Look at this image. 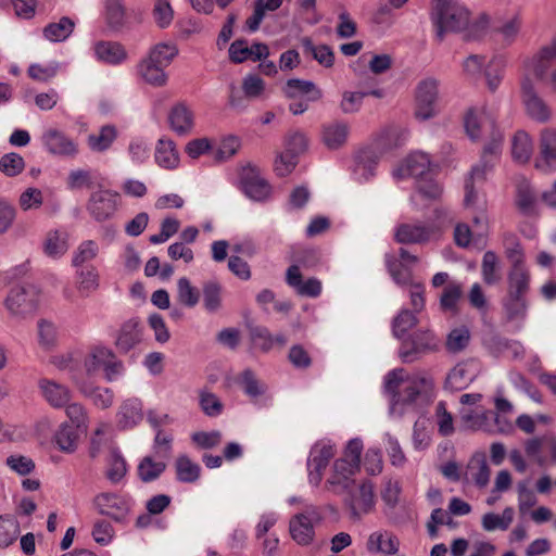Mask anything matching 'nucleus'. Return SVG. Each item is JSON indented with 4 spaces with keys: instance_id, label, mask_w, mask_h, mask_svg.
<instances>
[{
    "instance_id": "nucleus-59",
    "label": "nucleus",
    "mask_w": 556,
    "mask_h": 556,
    "mask_svg": "<svg viewBox=\"0 0 556 556\" xmlns=\"http://www.w3.org/2000/svg\"><path fill=\"white\" fill-rule=\"evenodd\" d=\"M20 534V526L11 516H0V548L10 546Z\"/></svg>"
},
{
    "instance_id": "nucleus-5",
    "label": "nucleus",
    "mask_w": 556,
    "mask_h": 556,
    "mask_svg": "<svg viewBox=\"0 0 556 556\" xmlns=\"http://www.w3.org/2000/svg\"><path fill=\"white\" fill-rule=\"evenodd\" d=\"M92 504L100 515L116 522H124L132 506L128 496L114 492L99 493L93 497Z\"/></svg>"
},
{
    "instance_id": "nucleus-27",
    "label": "nucleus",
    "mask_w": 556,
    "mask_h": 556,
    "mask_svg": "<svg viewBox=\"0 0 556 556\" xmlns=\"http://www.w3.org/2000/svg\"><path fill=\"white\" fill-rule=\"evenodd\" d=\"M155 162L165 169H174L179 164V153L172 139L160 138L155 146Z\"/></svg>"
},
{
    "instance_id": "nucleus-28",
    "label": "nucleus",
    "mask_w": 556,
    "mask_h": 556,
    "mask_svg": "<svg viewBox=\"0 0 556 556\" xmlns=\"http://www.w3.org/2000/svg\"><path fill=\"white\" fill-rule=\"evenodd\" d=\"M501 303L506 321H523L526 319L529 307L527 296L506 294Z\"/></svg>"
},
{
    "instance_id": "nucleus-46",
    "label": "nucleus",
    "mask_w": 556,
    "mask_h": 556,
    "mask_svg": "<svg viewBox=\"0 0 556 556\" xmlns=\"http://www.w3.org/2000/svg\"><path fill=\"white\" fill-rule=\"evenodd\" d=\"M128 471L127 463L118 448L111 450L110 458L108 460V469L105 471L106 479L113 483H119Z\"/></svg>"
},
{
    "instance_id": "nucleus-56",
    "label": "nucleus",
    "mask_w": 556,
    "mask_h": 556,
    "mask_svg": "<svg viewBox=\"0 0 556 556\" xmlns=\"http://www.w3.org/2000/svg\"><path fill=\"white\" fill-rule=\"evenodd\" d=\"M177 54L178 48L176 45L161 42L150 50L147 58L164 67H167Z\"/></svg>"
},
{
    "instance_id": "nucleus-43",
    "label": "nucleus",
    "mask_w": 556,
    "mask_h": 556,
    "mask_svg": "<svg viewBox=\"0 0 556 556\" xmlns=\"http://www.w3.org/2000/svg\"><path fill=\"white\" fill-rule=\"evenodd\" d=\"M116 138V127L113 125H104L100 128L99 134L89 135L87 142L90 150L94 152H104L112 146Z\"/></svg>"
},
{
    "instance_id": "nucleus-26",
    "label": "nucleus",
    "mask_w": 556,
    "mask_h": 556,
    "mask_svg": "<svg viewBox=\"0 0 556 556\" xmlns=\"http://www.w3.org/2000/svg\"><path fill=\"white\" fill-rule=\"evenodd\" d=\"M303 53L309 55L319 65L325 68H331L334 64V52L328 45H315L309 37H304L301 40Z\"/></svg>"
},
{
    "instance_id": "nucleus-23",
    "label": "nucleus",
    "mask_w": 556,
    "mask_h": 556,
    "mask_svg": "<svg viewBox=\"0 0 556 556\" xmlns=\"http://www.w3.org/2000/svg\"><path fill=\"white\" fill-rule=\"evenodd\" d=\"M432 229L421 224H401L395 230V240L399 243H424L429 240Z\"/></svg>"
},
{
    "instance_id": "nucleus-17",
    "label": "nucleus",
    "mask_w": 556,
    "mask_h": 556,
    "mask_svg": "<svg viewBox=\"0 0 556 556\" xmlns=\"http://www.w3.org/2000/svg\"><path fill=\"white\" fill-rule=\"evenodd\" d=\"M286 282L301 296L317 298L321 293V282L314 277L304 281L298 265L287 269Z\"/></svg>"
},
{
    "instance_id": "nucleus-49",
    "label": "nucleus",
    "mask_w": 556,
    "mask_h": 556,
    "mask_svg": "<svg viewBox=\"0 0 556 556\" xmlns=\"http://www.w3.org/2000/svg\"><path fill=\"white\" fill-rule=\"evenodd\" d=\"M481 274L483 281L488 286H493L500 282L501 273H500V264L498 257L495 252L486 251L483 254L482 263H481Z\"/></svg>"
},
{
    "instance_id": "nucleus-61",
    "label": "nucleus",
    "mask_w": 556,
    "mask_h": 556,
    "mask_svg": "<svg viewBox=\"0 0 556 556\" xmlns=\"http://www.w3.org/2000/svg\"><path fill=\"white\" fill-rule=\"evenodd\" d=\"M81 392L99 408H109L113 404V392L108 388L83 387Z\"/></svg>"
},
{
    "instance_id": "nucleus-50",
    "label": "nucleus",
    "mask_w": 556,
    "mask_h": 556,
    "mask_svg": "<svg viewBox=\"0 0 556 556\" xmlns=\"http://www.w3.org/2000/svg\"><path fill=\"white\" fill-rule=\"evenodd\" d=\"M166 469L164 462H155L151 456L143 457L137 468L139 479L144 482L156 480Z\"/></svg>"
},
{
    "instance_id": "nucleus-54",
    "label": "nucleus",
    "mask_w": 556,
    "mask_h": 556,
    "mask_svg": "<svg viewBox=\"0 0 556 556\" xmlns=\"http://www.w3.org/2000/svg\"><path fill=\"white\" fill-rule=\"evenodd\" d=\"M377 157L375 153L369 150H362L355 156V174H359L364 180H368L375 175V167Z\"/></svg>"
},
{
    "instance_id": "nucleus-10",
    "label": "nucleus",
    "mask_w": 556,
    "mask_h": 556,
    "mask_svg": "<svg viewBox=\"0 0 556 556\" xmlns=\"http://www.w3.org/2000/svg\"><path fill=\"white\" fill-rule=\"evenodd\" d=\"M521 97L529 117L538 123H546L552 117L547 103L538 94L533 83L525 78L521 83Z\"/></svg>"
},
{
    "instance_id": "nucleus-35",
    "label": "nucleus",
    "mask_w": 556,
    "mask_h": 556,
    "mask_svg": "<svg viewBox=\"0 0 556 556\" xmlns=\"http://www.w3.org/2000/svg\"><path fill=\"white\" fill-rule=\"evenodd\" d=\"M533 153V141L528 132L518 130L511 144V155L515 162L526 164L530 161Z\"/></svg>"
},
{
    "instance_id": "nucleus-7",
    "label": "nucleus",
    "mask_w": 556,
    "mask_h": 556,
    "mask_svg": "<svg viewBox=\"0 0 556 556\" xmlns=\"http://www.w3.org/2000/svg\"><path fill=\"white\" fill-rule=\"evenodd\" d=\"M334 454L336 448L330 441H318L312 446L307 458L308 481L311 484L317 486L321 482L324 471Z\"/></svg>"
},
{
    "instance_id": "nucleus-22",
    "label": "nucleus",
    "mask_w": 556,
    "mask_h": 556,
    "mask_svg": "<svg viewBox=\"0 0 556 556\" xmlns=\"http://www.w3.org/2000/svg\"><path fill=\"white\" fill-rule=\"evenodd\" d=\"M502 142L503 135L497 132V139L490 140L485 144L480 162L471 167L472 177L486 178V174L492 170L495 160L501 153Z\"/></svg>"
},
{
    "instance_id": "nucleus-45",
    "label": "nucleus",
    "mask_w": 556,
    "mask_h": 556,
    "mask_svg": "<svg viewBox=\"0 0 556 556\" xmlns=\"http://www.w3.org/2000/svg\"><path fill=\"white\" fill-rule=\"evenodd\" d=\"M514 514L515 511L513 507H506L502 515L486 513L481 519L482 528L489 532L495 530L506 531L514 520Z\"/></svg>"
},
{
    "instance_id": "nucleus-29",
    "label": "nucleus",
    "mask_w": 556,
    "mask_h": 556,
    "mask_svg": "<svg viewBox=\"0 0 556 556\" xmlns=\"http://www.w3.org/2000/svg\"><path fill=\"white\" fill-rule=\"evenodd\" d=\"M140 340L139 321L136 318H131L121 326L115 345L121 352L127 353L135 348Z\"/></svg>"
},
{
    "instance_id": "nucleus-14",
    "label": "nucleus",
    "mask_w": 556,
    "mask_h": 556,
    "mask_svg": "<svg viewBox=\"0 0 556 556\" xmlns=\"http://www.w3.org/2000/svg\"><path fill=\"white\" fill-rule=\"evenodd\" d=\"M41 142L52 155L75 156L78 152L76 142L58 129L46 130L41 136Z\"/></svg>"
},
{
    "instance_id": "nucleus-1",
    "label": "nucleus",
    "mask_w": 556,
    "mask_h": 556,
    "mask_svg": "<svg viewBox=\"0 0 556 556\" xmlns=\"http://www.w3.org/2000/svg\"><path fill=\"white\" fill-rule=\"evenodd\" d=\"M431 20L439 41L446 33H458L469 24V11L454 0H435Z\"/></svg>"
},
{
    "instance_id": "nucleus-55",
    "label": "nucleus",
    "mask_w": 556,
    "mask_h": 556,
    "mask_svg": "<svg viewBox=\"0 0 556 556\" xmlns=\"http://www.w3.org/2000/svg\"><path fill=\"white\" fill-rule=\"evenodd\" d=\"M199 405L203 414L207 417L215 418L223 414L224 404L219 397L208 390L199 392Z\"/></svg>"
},
{
    "instance_id": "nucleus-11",
    "label": "nucleus",
    "mask_w": 556,
    "mask_h": 556,
    "mask_svg": "<svg viewBox=\"0 0 556 556\" xmlns=\"http://www.w3.org/2000/svg\"><path fill=\"white\" fill-rule=\"evenodd\" d=\"M319 520L320 515L314 507L296 514L289 525L292 539L300 545H308L314 539V525Z\"/></svg>"
},
{
    "instance_id": "nucleus-53",
    "label": "nucleus",
    "mask_w": 556,
    "mask_h": 556,
    "mask_svg": "<svg viewBox=\"0 0 556 556\" xmlns=\"http://www.w3.org/2000/svg\"><path fill=\"white\" fill-rule=\"evenodd\" d=\"M470 330L466 326L452 329L445 341V348L450 353L457 354L464 351L470 342Z\"/></svg>"
},
{
    "instance_id": "nucleus-42",
    "label": "nucleus",
    "mask_w": 556,
    "mask_h": 556,
    "mask_svg": "<svg viewBox=\"0 0 556 556\" xmlns=\"http://www.w3.org/2000/svg\"><path fill=\"white\" fill-rule=\"evenodd\" d=\"M76 277L77 289L83 296H89L99 288V273L94 266L77 268Z\"/></svg>"
},
{
    "instance_id": "nucleus-48",
    "label": "nucleus",
    "mask_w": 556,
    "mask_h": 556,
    "mask_svg": "<svg viewBox=\"0 0 556 556\" xmlns=\"http://www.w3.org/2000/svg\"><path fill=\"white\" fill-rule=\"evenodd\" d=\"M505 255L510 266L525 265V252L516 233L507 231L503 235Z\"/></svg>"
},
{
    "instance_id": "nucleus-36",
    "label": "nucleus",
    "mask_w": 556,
    "mask_h": 556,
    "mask_svg": "<svg viewBox=\"0 0 556 556\" xmlns=\"http://www.w3.org/2000/svg\"><path fill=\"white\" fill-rule=\"evenodd\" d=\"M281 4L282 0H256L252 15L245 21L248 30L251 33L256 31L266 14L277 10Z\"/></svg>"
},
{
    "instance_id": "nucleus-24",
    "label": "nucleus",
    "mask_w": 556,
    "mask_h": 556,
    "mask_svg": "<svg viewBox=\"0 0 556 556\" xmlns=\"http://www.w3.org/2000/svg\"><path fill=\"white\" fill-rule=\"evenodd\" d=\"M531 275L525 265L510 266L507 273V293L513 295L527 296L530 290Z\"/></svg>"
},
{
    "instance_id": "nucleus-8",
    "label": "nucleus",
    "mask_w": 556,
    "mask_h": 556,
    "mask_svg": "<svg viewBox=\"0 0 556 556\" xmlns=\"http://www.w3.org/2000/svg\"><path fill=\"white\" fill-rule=\"evenodd\" d=\"M345 491H349L345 504L349 506L353 518L359 519L364 514L372 509L375 500L371 481L366 480L359 485L351 484Z\"/></svg>"
},
{
    "instance_id": "nucleus-60",
    "label": "nucleus",
    "mask_w": 556,
    "mask_h": 556,
    "mask_svg": "<svg viewBox=\"0 0 556 556\" xmlns=\"http://www.w3.org/2000/svg\"><path fill=\"white\" fill-rule=\"evenodd\" d=\"M239 383L244 393L252 399L263 395L266 391V386L260 382L254 372L249 368L241 372Z\"/></svg>"
},
{
    "instance_id": "nucleus-40",
    "label": "nucleus",
    "mask_w": 556,
    "mask_h": 556,
    "mask_svg": "<svg viewBox=\"0 0 556 556\" xmlns=\"http://www.w3.org/2000/svg\"><path fill=\"white\" fill-rule=\"evenodd\" d=\"M462 419L466 426V428L470 430H483L491 432L493 431V427L490 424V419H495L500 421V415L493 410H483L481 413L469 412L462 416Z\"/></svg>"
},
{
    "instance_id": "nucleus-57",
    "label": "nucleus",
    "mask_w": 556,
    "mask_h": 556,
    "mask_svg": "<svg viewBox=\"0 0 556 556\" xmlns=\"http://www.w3.org/2000/svg\"><path fill=\"white\" fill-rule=\"evenodd\" d=\"M253 344L264 352L271 350L274 338L269 330L264 326L254 325L252 321L245 324Z\"/></svg>"
},
{
    "instance_id": "nucleus-12",
    "label": "nucleus",
    "mask_w": 556,
    "mask_h": 556,
    "mask_svg": "<svg viewBox=\"0 0 556 556\" xmlns=\"http://www.w3.org/2000/svg\"><path fill=\"white\" fill-rule=\"evenodd\" d=\"M240 182L244 194L253 201H265L270 194V186L254 165L242 168Z\"/></svg>"
},
{
    "instance_id": "nucleus-15",
    "label": "nucleus",
    "mask_w": 556,
    "mask_h": 556,
    "mask_svg": "<svg viewBox=\"0 0 556 556\" xmlns=\"http://www.w3.org/2000/svg\"><path fill=\"white\" fill-rule=\"evenodd\" d=\"M167 119L169 128L180 137L190 135L194 129V112L184 101L170 108Z\"/></svg>"
},
{
    "instance_id": "nucleus-20",
    "label": "nucleus",
    "mask_w": 556,
    "mask_h": 556,
    "mask_svg": "<svg viewBox=\"0 0 556 556\" xmlns=\"http://www.w3.org/2000/svg\"><path fill=\"white\" fill-rule=\"evenodd\" d=\"M93 52L98 61L109 65H119L127 60V51L117 41L100 40L94 43Z\"/></svg>"
},
{
    "instance_id": "nucleus-62",
    "label": "nucleus",
    "mask_w": 556,
    "mask_h": 556,
    "mask_svg": "<svg viewBox=\"0 0 556 556\" xmlns=\"http://www.w3.org/2000/svg\"><path fill=\"white\" fill-rule=\"evenodd\" d=\"M98 244L93 240L81 242L74 253L72 265L76 268L84 267L87 262L92 261L98 255Z\"/></svg>"
},
{
    "instance_id": "nucleus-58",
    "label": "nucleus",
    "mask_w": 556,
    "mask_h": 556,
    "mask_svg": "<svg viewBox=\"0 0 556 556\" xmlns=\"http://www.w3.org/2000/svg\"><path fill=\"white\" fill-rule=\"evenodd\" d=\"M114 355L115 354L108 348H93L90 355L85 359L86 370L91 374L103 368L112 358H114Z\"/></svg>"
},
{
    "instance_id": "nucleus-51",
    "label": "nucleus",
    "mask_w": 556,
    "mask_h": 556,
    "mask_svg": "<svg viewBox=\"0 0 556 556\" xmlns=\"http://www.w3.org/2000/svg\"><path fill=\"white\" fill-rule=\"evenodd\" d=\"M67 249V235L65 232L54 230L47 235L43 251L49 257L59 258Z\"/></svg>"
},
{
    "instance_id": "nucleus-41",
    "label": "nucleus",
    "mask_w": 556,
    "mask_h": 556,
    "mask_svg": "<svg viewBox=\"0 0 556 556\" xmlns=\"http://www.w3.org/2000/svg\"><path fill=\"white\" fill-rule=\"evenodd\" d=\"M405 382V370L403 368L391 370L384 378V391L390 397L392 410L399 405L400 392Z\"/></svg>"
},
{
    "instance_id": "nucleus-39",
    "label": "nucleus",
    "mask_w": 556,
    "mask_h": 556,
    "mask_svg": "<svg viewBox=\"0 0 556 556\" xmlns=\"http://www.w3.org/2000/svg\"><path fill=\"white\" fill-rule=\"evenodd\" d=\"M386 266L393 281L400 287H409L415 283L409 267L392 255H386Z\"/></svg>"
},
{
    "instance_id": "nucleus-3",
    "label": "nucleus",
    "mask_w": 556,
    "mask_h": 556,
    "mask_svg": "<svg viewBox=\"0 0 556 556\" xmlns=\"http://www.w3.org/2000/svg\"><path fill=\"white\" fill-rule=\"evenodd\" d=\"M40 291L31 285L13 286L4 300V306L16 318H26L34 314L39 305Z\"/></svg>"
},
{
    "instance_id": "nucleus-52",
    "label": "nucleus",
    "mask_w": 556,
    "mask_h": 556,
    "mask_svg": "<svg viewBox=\"0 0 556 556\" xmlns=\"http://www.w3.org/2000/svg\"><path fill=\"white\" fill-rule=\"evenodd\" d=\"M177 301L186 307H194L200 301V291L187 277L177 280Z\"/></svg>"
},
{
    "instance_id": "nucleus-25",
    "label": "nucleus",
    "mask_w": 556,
    "mask_h": 556,
    "mask_svg": "<svg viewBox=\"0 0 556 556\" xmlns=\"http://www.w3.org/2000/svg\"><path fill=\"white\" fill-rule=\"evenodd\" d=\"M39 387L43 397L52 407L62 408L70 402L71 393L65 386L42 379L39 381Z\"/></svg>"
},
{
    "instance_id": "nucleus-16",
    "label": "nucleus",
    "mask_w": 556,
    "mask_h": 556,
    "mask_svg": "<svg viewBox=\"0 0 556 556\" xmlns=\"http://www.w3.org/2000/svg\"><path fill=\"white\" fill-rule=\"evenodd\" d=\"M433 165L428 154L424 152H414L408 155L403 167L394 172V176L399 178L415 177L417 180L431 174Z\"/></svg>"
},
{
    "instance_id": "nucleus-32",
    "label": "nucleus",
    "mask_w": 556,
    "mask_h": 556,
    "mask_svg": "<svg viewBox=\"0 0 556 556\" xmlns=\"http://www.w3.org/2000/svg\"><path fill=\"white\" fill-rule=\"evenodd\" d=\"M203 307L208 313H216L223 306V287L215 280H206L202 285Z\"/></svg>"
},
{
    "instance_id": "nucleus-9",
    "label": "nucleus",
    "mask_w": 556,
    "mask_h": 556,
    "mask_svg": "<svg viewBox=\"0 0 556 556\" xmlns=\"http://www.w3.org/2000/svg\"><path fill=\"white\" fill-rule=\"evenodd\" d=\"M534 166L545 174L556 172V128L546 127L541 130L539 156L534 161Z\"/></svg>"
},
{
    "instance_id": "nucleus-6",
    "label": "nucleus",
    "mask_w": 556,
    "mask_h": 556,
    "mask_svg": "<svg viewBox=\"0 0 556 556\" xmlns=\"http://www.w3.org/2000/svg\"><path fill=\"white\" fill-rule=\"evenodd\" d=\"M119 194L113 190L99 188L87 202V211L98 223L111 219L118 208Z\"/></svg>"
},
{
    "instance_id": "nucleus-30",
    "label": "nucleus",
    "mask_w": 556,
    "mask_h": 556,
    "mask_svg": "<svg viewBox=\"0 0 556 556\" xmlns=\"http://www.w3.org/2000/svg\"><path fill=\"white\" fill-rule=\"evenodd\" d=\"M104 18L108 27L113 31H121L127 21L124 0H105Z\"/></svg>"
},
{
    "instance_id": "nucleus-18",
    "label": "nucleus",
    "mask_w": 556,
    "mask_h": 556,
    "mask_svg": "<svg viewBox=\"0 0 556 556\" xmlns=\"http://www.w3.org/2000/svg\"><path fill=\"white\" fill-rule=\"evenodd\" d=\"M142 402L137 397L125 400L116 414L117 426L122 430L132 429L143 419Z\"/></svg>"
},
{
    "instance_id": "nucleus-64",
    "label": "nucleus",
    "mask_w": 556,
    "mask_h": 556,
    "mask_svg": "<svg viewBox=\"0 0 556 556\" xmlns=\"http://www.w3.org/2000/svg\"><path fill=\"white\" fill-rule=\"evenodd\" d=\"M24 167V159L18 153H7L0 159V170L9 177L21 174Z\"/></svg>"
},
{
    "instance_id": "nucleus-37",
    "label": "nucleus",
    "mask_w": 556,
    "mask_h": 556,
    "mask_svg": "<svg viewBox=\"0 0 556 556\" xmlns=\"http://www.w3.org/2000/svg\"><path fill=\"white\" fill-rule=\"evenodd\" d=\"M348 125L340 122H333L323 127V141L329 149L340 148L348 138Z\"/></svg>"
},
{
    "instance_id": "nucleus-31",
    "label": "nucleus",
    "mask_w": 556,
    "mask_h": 556,
    "mask_svg": "<svg viewBox=\"0 0 556 556\" xmlns=\"http://www.w3.org/2000/svg\"><path fill=\"white\" fill-rule=\"evenodd\" d=\"M139 76L149 85L162 87L167 83L165 67L144 58L137 66Z\"/></svg>"
},
{
    "instance_id": "nucleus-19",
    "label": "nucleus",
    "mask_w": 556,
    "mask_h": 556,
    "mask_svg": "<svg viewBox=\"0 0 556 556\" xmlns=\"http://www.w3.org/2000/svg\"><path fill=\"white\" fill-rule=\"evenodd\" d=\"M433 387V381L428 376L415 375L406 379L399 396V404L410 405L416 402L421 393H426Z\"/></svg>"
},
{
    "instance_id": "nucleus-34",
    "label": "nucleus",
    "mask_w": 556,
    "mask_h": 556,
    "mask_svg": "<svg viewBox=\"0 0 556 556\" xmlns=\"http://www.w3.org/2000/svg\"><path fill=\"white\" fill-rule=\"evenodd\" d=\"M75 28V22L67 16H63L59 22H52L45 26L42 33L47 40L51 42H62L66 40Z\"/></svg>"
},
{
    "instance_id": "nucleus-38",
    "label": "nucleus",
    "mask_w": 556,
    "mask_h": 556,
    "mask_svg": "<svg viewBox=\"0 0 556 556\" xmlns=\"http://www.w3.org/2000/svg\"><path fill=\"white\" fill-rule=\"evenodd\" d=\"M418 323V314L408 308H402L392 320V334L401 341Z\"/></svg>"
},
{
    "instance_id": "nucleus-21",
    "label": "nucleus",
    "mask_w": 556,
    "mask_h": 556,
    "mask_svg": "<svg viewBox=\"0 0 556 556\" xmlns=\"http://www.w3.org/2000/svg\"><path fill=\"white\" fill-rule=\"evenodd\" d=\"M283 94L289 99L306 96L307 101L316 102L323 98V91L312 80L290 78L282 87Z\"/></svg>"
},
{
    "instance_id": "nucleus-47",
    "label": "nucleus",
    "mask_w": 556,
    "mask_h": 556,
    "mask_svg": "<svg viewBox=\"0 0 556 556\" xmlns=\"http://www.w3.org/2000/svg\"><path fill=\"white\" fill-rule=\"evenodd\" d=\"M176 478L184 483H193L200 478L201 467L187 455H179L175 462Z\"/></svg>"
},
{
    "instance_id": "nucleus-33",
    "label": "nucleus",
    "mask_w": 556,
    "mask_h": 556,
    "mask_svg": "<svg viewBox=\"0 0 556 556\" xmlns=\"http://www.w3.org/2000/svg\"><path fill=\"white\" fill-rule=\"evenodd\" d=\"M475 379V375L463 363L457 364L447 374L444 388L451 392L466 389Z\"/></svg>"
},
{
    "instance_id": "nucleus-44",
    "label": "nucleus",
    "mask_w": 556,
    "mask_h": 556,
    "mask_svg": "<svg viewBox=\"0 0 556 556\" xmlns=\"http://www.w3.org/2000/svg\"><path fill=\"white\" fill-rule=\"evenodd\" d=\"M516 205L525 215L535 213L536 195L527 180H522L517 185Z\"/></svg>"
},
{
    "instance_id": "nucleus-63",
    "label": "nucleus",
    "mask_w": 556,
    "mask_h": 556,
    "mask_svg": "<svg viewBox=\"0 0 556 556\" xmlns=\"http://www.w3.org/2000/svg\"><path fill=\"white\" fill-rule=\"evenodd\" d=\"M77 434L68 425H61L55 433V443L62 452L73 453L76 450Z\"/></svg>"
},
{
    "instance_id": "nucleus-4",
    "label": "nucleus",
    "mask_w": 556,
    "mask_h": 556,
    "mask_svg": "<svg viewBox=\"0 0 556 556\" xmlns=\"http://www.w3.org/2000/svg\"><path fill=\"white\" fill-rule=\"evenodd\" d=\"M439 340L429 329H418L401 340L399 356L403 363H414L422 355L438 350Z\"/></svg>"
},
{
    "instance_id": "nucleus-2",
    "label": "nucleus",
    "mask_w": 556,
    "mask_h": 556,
    "mask_svg": "<svg viewBox=\"0 0 556 556\" xmlns=\"http://www.w3.org/2000/svg\"><path fill=\"white\" fill-rule=\"evenodd\" d=\"M363 442L358 438L351 439L343 455L336 459L330 478L327 482L336 488V491L346 490L354 484L352 477L359 469Z\"/></svg>"
},
{
    "instance_id": "nucleus-13",
    "label": "nucleus",
    "mask_w": 556,
    "mask_h": 556,
    "mask_svg": "<svg viewBox=\"0 0 556 556\" xmlns=\"http://www.w3.org/2000/svg\"><path fill=\"white\" fill-rule=\"evenodd\" d=\"M438 99V80L426 78L417 86L416 91V117L422 121L429 119L435 114Z\"/></svg>"
}]
</instances>
